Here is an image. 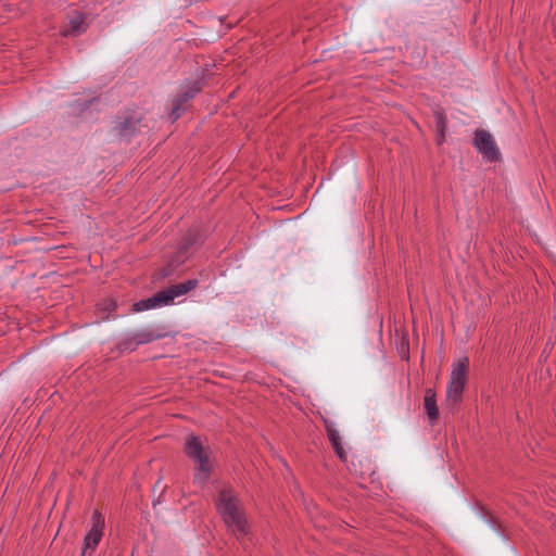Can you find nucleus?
Instances as JSON below:
<instances>
[{"mask_svg":"<svg viewBox=\"0 0 556 556\" xmlns=\"http://www.w3.org/2000/svg\"><path fill=\"white\" fill-rule=\"evenodd\" d=\"M185 452L194 463L193 482L200 486L205 485L213 469L211 447L200 437L190 434L185 442Z\"/></svg>","mask_w":556,"mask_h":556,"instance_id":"obj_1","label":"nucleus"},{"mask_svg":"<svg viewBox=\"0 0 556 556\" xmlns=\"http://www.w3.org/2000/svg\"><path fill=\"white\" fill-rule=\"evenodd\" d=\"M216 507L231 532L238 535H244L249 532L248 521L231 490L224 489L220 491Z\"/></svg>","mask_w":556,"mask_h":556,"instance_id":"obj_2","label":"nucleus"},{"mask_svg":"<svg viewBox=\"0 0 556 556\" xmlns=\"http://www.w3.org/2000/svg\"><path fill=\"white\" fill-rule=\"evenodd\" d=\"M198 285V280L189 279L181 283L170 286L164 290L159 291L154 295L140 300L132 305V311L136 313L149 311L162 306L172 305L175 299H178L189 291L193 290Z\"/></svg>","mask_w":556,"mask_h":556,"instance_id":"obj_3","label":"nucleus"},{"mask_svg":"<svg viewBox=\"0 0 556 556\" xmlns=\"http://www.w3.org/2000/svg\"><path fill=\"white\" fill-rule=\"evenodd\" d=\"M468 368L469 359L466 356H462L453 362L446 387L445 408L452 410L460 402L467 382Z\"/></svg>","mask_w":556,"mask_h":556,"instance_id":"obj_4","label":"nucleus"},{"mask_svg":"<svg viewBox=\"0 0 556 556\" xmlns=\"http://www.w3.org/2000/svg\"><path fill=\"white\" fill-rule=\"evenodd\" d=\"M91 522V528L84 539L83 554L88 552L92 553L97 548L103 535L104 517L100 511H93Z\"/></svg>","mask_w":556,"mask_h":556,"instance_id":"obj_5","label":"nucleus"},{"mask_svg":"<svg viewBox=\"0 0 556 556\" xmlns=\"http://www.w3.org/2000/svg\"><path fill=\"white\" fill-rule=\"evenodd\" d=\"M475 147L488 161H496L500 157L498 149L492 135L485 130H478L475 134Z\"/></svg>","mask_w":556,"mask_h":556,"instance_id":"obj_6","label":"nucleus"},{"mask_svg":"<svg viewBox=\"0 0 556 556\" xmlns=\"http://www.w3.org/2000/svg\"><path fill=\"white\" fill-rule=\"evenodd\" d=\"M424 408L429 424L434 426L439 419V407L437 404V394L433 389H427L425 391Z\"/></svg>","mask_w":556,"mask_h":556,"instance_id":"obj_7","label":"nucleus"},{"mask_svg":"<svg viewBox=\"0 0 556 556\" xmlns=\"http://www.w3.org/2000/svg\"><path fill=\"white\" fill-rule=\"evenodd\" d=\"M435 126L438 130V143L442 144L445 140V131L447 128V119L443 111L437 110L434 112Z\"/></svg>","mask_w":556,"mask_h":556,"instance_id":"obj_8","label":"nucleus"},{"mask_svg":"<svg viewBox=\"0 0 556 556\" xmlns=\"http://www.w3.org/2000/svg\"><path fill=\"white\" fill-rule=\"evenodd\" d=\"M327 432H328V437H329V440L331 442V445H332L334 452L341 459H343L345 454H344V450H343V446L341 443V438H340L339 432L336 429H331V428H327Z\"/></svg>","mask_w":556,"mask_h":556,"instance_id":"obj_9","label":"nucleus"},{"mask_svg":"<svg viewBox=\"0 0 556 556\" xmlns=\"http://www.w3.org/2000/svg\"><path fill=\"white\" fill-rule=\"evenodd\" d=\"M84 23H85L84 16L80 14H77L75 17H73L71 20V27L68 29L63 30L62 35L63 36L79 35L81 31H84Z\"/></svg>","mask_w":556,"mask_h":556,"instance_id":"obj_10","label":"nucleus"},{"mask_svg":"<svg viewBox=\"0 0 556 556\" xmlns=\"http://www.w3.org/2000/svg\"><path fill=\"white\" fill-rule=\"evenodd\" d=\"M161 336L160 334H155L153 331L151 330H142V331H139L135 334V340L138 344H144V343H150L154 340H157L160 339Z\"/></svg>","mask_w":556,"mask_h":556,"instance_id":"obj_11","label":"nucleus"},{"mask_svg":"<svg viewBox=\"0 0 556 556\" xmlns=\"http://www.w3.org/2000/svg\"><path fill=\"white\" fill-rule=\"evenodd\" d=\"M200 91V87L199 86H194V88H192L190 91L188 92H185L180 99H179V103H184V102H187L189 99L193 98L195 93H198ZM179 105L180 104H176L173 109V115H174V118H178L179 117Z\"/></svg>","mask_w":556,"mask_h":556,"instance_id":"obj_12","label":"nucleus"},{"mask_svg":"<svg viewBox=\"0 0 556 556\" xmlns=\"http://www.w3.org/2000/svg\"><path fill=\"white\" fill-rule=\"evenodd\" d=\"M135 122L132 119H126L123 123H119L117 126L118 134L121 136H128L130 134L129 129H135Z\"/></svg>","mask_w":556,"mask_h":556,"instance_id":"obj_13","label":"nucleus"},{"mask_svg":"<svg viewBox=\"0 0 556 556\" xmlns=\"http://www.w3.org/2000/svg\"><path fill=\"white\" fill-rule=\"evenodd\" d=\"M115 307H116L115 302L110 301V303H109V309H110V312L115 311Z\"/></svg>","mask_w":556,"mask_h":556,"instance_id":"obj_14","label":"nucleus"}]
</instances>
